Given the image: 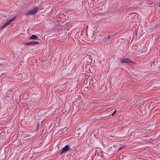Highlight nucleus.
Instances as JSON below:
<instances>
[{"label":"nucleus","mask_w":160,"mask_h":160,"mask_svg":"<svg viewBox=\"0 0 160 160\" xmlns=\"http://www.w3.org/2000/svg\"><path fill=\"white\" fill-rule=\"evenodd\" d=\"M39 8L38 7H35L33 10L30 11L25 13L26 16H29L30 15H32L35 14L38 11Z\"/></svg>","instance_id":"obj_2"},{"label":"nucleus","mask_w":160,"mask_h":160,"mask_svg":"<svg viewBox=\"0 0 160 160\" xmlns=\"http://www.w3.org/2000/svg\"><path fill=\"white\" fill-rule=\"evenodd\" d=\"M23 138H24V139H27V138H26V136L24 137H23Z\"/></svg>","instance_id":"obj_11"},{"label":"nucleus","mask_w":160,"mask_h":160,"mask_svg":"<svg viewBox=\"0 0 160 160\" xmlns=\"http://www.w3.org/2000/svg\"><path fill=\"white\" fill-rule=\"evenodd\" d=\"M71 150L72 149L70 148V146L68 144L66 145L63 148L62 150V153L61 154L63 153H65L68 151H69Z\"/></svg>","instance_id":"obj_3"},{"label":"nucleus","mask_w":160,"mask_h":160,"mask_svg":"<svg viewBox=\"0 0 160 160\" xmlns=\"http://www.w3.org/2000/svg\"><path fill=\"white\" fill-rule=\"evenodd\" d=\"M117 112V110H115L114 112H113V113L112 114V116H113Z\"/></svg>","instance_id":"obj_8"},{"label":"nucleus","mask_w":160,"mask_h":160,"mask_svg":"<svg viewBox=\"0 0 160 160\" xmlns=\"http://www.w3.org/2000/svg\"><path fill=\"white\" fill-rule=\"evenodd\" d=\"M39 42L38 41H33L31 42H26V44L27 45H35V44H38L39 43Z\"/></svg>","instance_id":"obj_4"},{"label":"nucleus","mask_w":160,"mask_h":160,"mask_svg":"<svg viewBox=\"0 0 160 160\" xmlns=\"http://www.w3.org/2000/svg\"><path fill=\"white\" fill-rule=\"evenodd\" d=\"M38 38L37 36L36 35H32L30 37V39L37 40Z\"/></svg>","instance_id":"obj_6"},{"label":"nucleus","mask_w":160,"mask_h":160,"mask_svg":"<svg viewBox=\"0 0 160 160\" xmlns=\"http://www.w3.org/2000/svg\"><path fill=\"white\" fill-rule=\"evenodd\" d=\"M124 147H125V146H122V147H121L120 148H119V149H118V151H119V150H121V149H122V148H124Z\"/></svg>","instance_id":"obj_9"},{"label":"nucleus","mask_w":160,"mask_h":160,"mask_svg":"<svg viewBox=\"0 0 160 160\" xmlns=\"http://www.w3.org/2000/svg\"><path fill=\"white\" fill-rule=\"evenodd\" d=\"M111 36L110 35H108L107 36V38L108 39H110L111 38Z\"/></svg>","instance_id":"obj_10"},{"label":"nucleus","mask_w":160,"mask_h":160,"mask_svg":"<svg viewBox=\"0 0 160 160\" xmlns=\"http://www.w3.org/2000/svg\"><path fill=\"white\" fill-rule=\"evenodd\" d=\"M120 63H124L128 65H132L134 62L131 61L130 59L127 58H119Z\"/></svg>","instance_id":"obj_1"},{"label":"nucleus","mask_w":160,"mask_h":160,"mask_svg":"<svg viewBox=\"0 0 160 160\" xmlns=\"http://www.w3.org/2000/svg\"><path fill=\"white\" fill-rule=\"evenodd\" d=\"M11 23L8 20L3 25H2L1 28V30L3 29V28L8 26Z\"/></svg>","instance_id":"obj_5"},{"label":"nucleus","mask_w":160,"mask_h":160,"mask_svg":"<svg viewBox=\"0 0 160 160\" xmlns=\"http://www.w3.org/2000/svg\"><path fill=\"white\" fill-rule=\"evenodd\" d=\"M16 16H14L12 18H11L9 19L8 20L9 21V22L11 23L16 18Z\"/></svg>","instance_id":"obj_7"}]
</instances>
